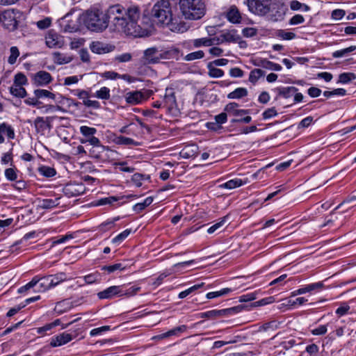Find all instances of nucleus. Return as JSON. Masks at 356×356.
Listing matches in <instances>:
<instances>
[{"instance_id": "a19ab883", "label": "nucleus", "mask_w": 356, "mask_h": 356, "mask_svg": "<svg viewBox=\"0 0 356 356\" xmlns=\"http://www.w3.org/2000/svg\"><path fill=\"white\" fill-rule=\"evenodd\" d=\"M34 95L38 97V99L44 97L55 99L56 97V95L54 93L44 89L35 90Z\"/></svg>"}, {"instance_id": "c9c22d12", "label": "nucleus", "mask_w": 356, "mask_h": 356, "mask_svg": "<svg viewBox=\"0 0 356 356\" xmlns=\"http://www.w3.org/2000/svg\"><path fill=\"white\" fill-rule=\"evenodd\" d=\"M90 49L96 54H104L108 52V49L104 47V44L100 42H92L90 44Z\"/></svg>"}, {"instance_id": "1a4fd4ad", "label": "nucleus", "mask_w": 356, "mask_h": 356, "mask_svg": "<svg viewBox=\"0 0 356 356\" xmlns=\"http://www.w3.org/2000/svg\"><path fill=\"white\" fill-rule=\"evenodd\" d=\"M80 17L72 16V15H66L63 18V29L65 32L74 33L79 30Z\"/></svg>"}, {"instance_id": "e2e57ef3", "label": "nucleus", "mask_w": 356, "mask_h": 356, "mask_svg": "<svg viewBox=\"0 0 356 356\" xmlns=\"http://www.w3.org/2000/svg\"><path fill=\"white\" fill-rule=\"evenodd\" d=\"M242 33L244 37L252 38L257 34V29L253 27H246L242 30Z\"/></svg>"}, {"instance_id": "bb28decb", "label": "nucleus", "mask_w": 356, "mask_h": 356, "mask_svg": "<svg viewBox=\"0 0 356 356\" xmlns=\"http://www.w3.org/2000/svg\"><path fill=\"white\" fill-rule=\"evenodd\" d=\"M36 277V281L39 284L38 291H45L52 287V282L50 281V276H44L41 278Z\"/></svg>"}, {"instance_id": "4d7b16f0", "label": "nucleus", "mask_w": 356, "mask_h": 356, "mask_svg": "<svg viewBox=\"0 0 356 356\" xmlns=\"http://www.w3.org/2000/svg\"><path fill=\"white\" fill-rule=\"evenodd\" d=\"M99 277L100 275L98 273H95L84 276L83 280L86 284H90L97 282Z\"/></svg>"}, {"instance_id": "a878e982", "label": "nucleus", "mask_w": 356, "mask_h": 356, "mask_svg": "<svg viewBox=\"0 0 356 356\" xmlns=\"http://www.w3.org/2000/svg\"><path fill=\"white\" fill-rule=\"evenodd\" d=\"M138 196L134 194H129L127 195H121V196H117V195H113V209L118 207L123 204L127 202L129 200L137 197Z\"/></svg>"}, {"instance_id": "6e6552de", "label": "nucleus", "mask_w": 356, "mask_h": 356, "mask_svg": "<svg viewBox=\"0 0 356 356\" xmlns=\"http://www.w3.org/2000/svg\"><path fill=\"white\" fill-rule=\"evenodd\" d=\"M54 118L55 117L54 116L47 117L45 119L42 117H37L34 120L36 132L41 135H44L46 130L50 131L51 122Z\"/></svg>"}, {"instance_id": "58836bf2", "label": "nucleus", "mask_w": 356, "mask_h": 356, "mask_svg": "<svg viewBox=\"0 0 356 356\" xmlns=\"http://www.w3.org/2000/svg\"><path fill=\"white\" fill-rule=\"evenodd\" d=\"M265 72L261 69L252 70L249 75V81L252 83H255L258 81L260 77L264 76Z\"/></svg>"}, {"instance_id": "37998d69", "label": "nucleus", "mask_w": 356, "mask_h": 356, "mask_svg": "<svg viewBox=\"0 0 356 356\" xmlns=\"http://www.w3.org/2000/svg\"><path fill=\"white\" fill-rule=\"evenodd\" d=\"M149 179H150L149 175H146L141 173H135L131 177V181L137 187H140L142 186V181L143 180Z\"/></svg>"}, {"instance_id": "4c0bfd02", "label": "nucleus", "mask_w": 356, "mask_h": 356, "mask_svg": "<svg viewBox=\"0 0 356 356\" xmlns=\"http://www.w3.org/2000/svg\"><path fill=\"white\" fill-rule=\"evenodd\" d=\"M38 172L42 176L49 178L56 175V171L54 168L43 165L38 168Z\"/></svg>"}, {"instance_id": "20e7f679", "label": "nucleus", "mask_w": 356, "mask_h": 356, "mask_svg": "<svg viewBox=\"0 0 356 356\" xmlns=\"http://www.w3.org/2000/svg\"><path fill=\"white\" fill-rule=\"evenodd\" d=\"M179 6L186 19H200L206 13V6L202 0H179Z\"/></svg>"}, {"instance_id": "72a5a7b5", "label": "nucleus", "mask_w": 356, "mask_h": 356, "mask_svg": "<svg viewBox=\"0 0 356 356\" xmlns=\"http://www.w3.org/2000/svg\"><path fill=\"white\" fill-rule=\"evenodd\" d=\"M246 181H243L241 179L236 178L231 179L223 184L221 186L227 189H233L245 184Z\"/></svg>"}, {"instance_id": "a18cd8bd", "label": "nucleus", "mask_w": 356, "mask_h": 356, "mask_svg": "<svg viewBox=\"0 0 356 356\" xmlns=\"http://www.w3.org/2000/svg\"><path fill=\"white\" fill-rule=\"evenodd\" d=\"M355 49H356V46L352 45L348 48L334 51L332 53V56L336 58H341V57L346 56L348 54L355 51Z\"/></svg>"}, {"instance_id": "13d9d810", "label": "nucleus", "mask_w": 356, "mask_h": 356, "mask_svg": "<svg viewBox=\"0 0 356 356\" xmlns=\"http://www.w3.org/2000/svg\"><path fill=\"white\" fill-rule=\"evenodd\" d=\"M37 284H38V281H36V277H33L32 279V280L31 282H29L28 284H26V285L20 287L18 289V293H22L24 292H26L28 290H29V289L33 288L34 286H37Z\"/></svg>"}, {"instance_id": "9d476101", "label": "nucleus", "mask_w": 356, "mask_h": 356, "mask_svg": "<svg viewBox=\"0 0 356 356\" xmlns=\"http://www.w3.org/2000/svg\"><path fill=\"white\" fill-rule=\"evenodd\" d=\"M241 40V36L237 33V30L233 29L222 32L219 37L216 38V44L223 42H237Z\"/></svg>"}, {"instance_id": "2eb2a0df", "label": "nucleus", "mask_w": 356, "mask_h": 356, "mask_svg": "<svg viewBox=\"0 0 356 356\" xmlns=\"http://www.w3.org/2000/svg\"><path fill=\"white\" fill-rule=\"evenodd\" d=\"M33 83L37 86L49 84L53 80L51 75L45 71H39L33 75Z\"/></svg>"}, {"instance_id": "f3484780", "label": "nucleus", "mask_w": 356, "mask_h": 356, "mask_svg": "<svg viewBox=\"0 0 356 356\" xmlns=\"http://www.w3.org/2000/svg\"><path fill=\"white\" fill-rule=\"evenodd\" d=\"M252 64L254 66L261 67L263 68L274 70V71H280L282 70V66L280 64L275 63L271 62L266 58H256L252 61Z\"/></svg>"}, {"instance_id": "e433bc0d", "label": "nucleus", "mask_w": 356, "mask_h": 356, "mask_svg": "<svg viewBox=\"0 0 356 356\" xmlns=\"http://www.w3.org/2000/svg\"><path fill=\"white\" fill-rule=\"evenodd\" d=\"M10 93L17 97H24L26 95V90L22 86L13 84L10 88Z\"/></svg>"}, {"instance_id": "c85d7f7f", "label": "nucleus", "mask_w": 356, "mask_h": 356, "mask_svg": "<svg viewBox=\"0 0 356 356\" xmlns=\"http://www.w3.org/2000/svg\"><path fill=\"white\" fill-rule=\"evenodd\" d=\"M248 95V90L245 88H238L227 95L228 99H241Z\"/></svg>"}, {"instance_id": "6e6d98bb", "label": "nucleus", "mask_w": 356, "mask_h": 356, "mask_svg": "<svg viewBox=\"0 0 356 356\" xmlns=\"http://www.w3.org/2000/svg\"><path fill=\"white\" fill-rule=\"evenodd\" d=\"M10 51V55L8 57V61L10 64L13 65L16 62L17 58L19 55V51L17 47H12Z\"/></svg>"}, {"instance_id": "cd10ccee", "label": "nucleus", "mask_w": 356, "mask_h": 356, "mask_svg": "<svg viewBox=\"0 0 356 356\" xmlns=\"http://www.w3.org/2000/svg\"><path fill=\"white\" fill-rule=\"evenodd\" d=\"M60 197H57L55 199H44L42 201H40V207L42 209H51L57 207L60 202Z\"/></svg>"}, {"instance_id": "5701e85b", "label": "nucleus", "mask_w": 356, "mask_h": 356, "mask_svg": "<svg viewBox=\"0 0 356 356\" xmlns=\"http://www.w3.org/2000/svg\"><path fill=\"white\" fill-rule=\"evenodd\" d=\"M187 327L185 325H182L178 327H176L165 333H162L161 334H158L153 337L154 339L161 340L171 336L177 335L179 333L184 332L186 330Z\"/></svg>"}, {"instance_id": "f704fd0d", "label": "nucleus", "mask_w": 356, "mask_h": 356, "mask_svg": "<svg viewBox=\"0 0 356 356\" xmlns=\"http://www.w3.org/2000/svg\"><path fill=\"white\" fill-rule=\"evenodd\" d=\"M356 79V74L353 72H343L339 75L338 83L346 84Z\"/></svg>"}, {"instance_id": "aec40b11", "label": "nucleus", "mask_w": 356, "mask_h": 356, "mask_svg": "<svg viewBox=\"0 0 356 356\" xmlns=\"http://www.w3.org/2000/svg\"><path fill=\"white\" fill-rule=\"evenodd\" d=\"M238 104L236 102H230L227 104L225 107V111L232 113L234 116H242L245 115H249L250 113V109H237Z\"/></svg>"}, {"instance_id": "8fccbe9b", "label": "nucleus", "mask_w": 356, "mask_h": 356, "mask_svg": "<svg viewBox=\"0 0 356 356\" xmlns=\"http://www.w3.org/2000/svg\"><path fill=\"white\" fill-rule=\"evenodd\" d=\"M54 60L56 63L59 65L67 63L71 61V58L70 57H67L59 52H56L54 54Z\"/></svg>"}, {"instance_id": "338daca9", "label": "nucleus", "mask_w": 356, "mask_h": 356, "mask_svg": "<svg viewBox=\"0 0 356 356\" xmlns=\"http://www.w3.org/2000/svg\"><path fill=\"white\" fill-rule=\"evenodd\" d=\"M129 267V264L127 261L113 264V273L116 270H124Z\"/></svg>"}, {"instance_id": "864d4df0", "label": "nucleus", "mask_w": 356, "mask_h": 356, "mask_svg": "<svg viewBox=\"0 0 356 356\" xmlns=\"http://www.w3.org/2000/svg\"><path fill=\"white\" fill-rule=\"evenodd\" d=\"M94 97L99 99H108L110 97V90L108 88L103 87L99 90L97 91Z\"/></svg>"}, {"instance_id": "423d86ee", "label": "nucleus", "mask_w": 356, "mask_h": 356, "mask_svg": "<svg viewBox=\"0 0 356 356\" xmlns=\"http://www.w3.org/2000/svg\"><path fill=\"white\" fill-rule=\"evenodd\" d=\"M271 0H248L249 10L257 15L264 16L269 13Z\"/></svg>"}, {"instance_id": "4468645a", "label": "nucleus", "mask_w": 356, "mask_h": 356, "mask_svg": "<svg viewBox=\"0 0 356 356\" xmlns=\"http://www.w3.org/2000/svg\"><path fill=\"white\" fill-rule=\"evenodd\" d=\"M134 170V168L127 166V161L113 162V175L115 179L120 178L122 172L132 173Z\"/></svg>"}, {"instance_id": "2f4dec72", "label": "nucleus", "mask_w": 356, "mask_h": 356, "mask_svg": "<svg viewBox=\"0 0 356 356\" xmlns=\"http://www.w3.org/2000/svg\"><path fill=\"white\" fill-rule=\"evenodd\" d=\"M113 141L118 145H138V143L135 142L132 138H127L125 136H115L113 138Z\"/></svg>"}, {"instance_id": "680f3d73", "label": "nucleus", "mask_w": 356, "mask_h": 356, "mask_svg": "<svg viewBox=\"0 0 356 356\" xmlns=\"http://www.w3.org/2000/svg\"><path fill=\"white\" fill-rule=\"evenodd\" d=\"M324 287V284L323 282H318L315 283H312L306 285V289L307 292H312L314 291H318L322 289Z\"/></svg>"}, {"instance_id": "49530a36", "label": "nucleus", "mask_w": 356, "mask_h": 356, "mask_svg": "<svg viewBox=\"0 0 356 356\" xmlns=\"http://www.w3.org/2000/svg\"><path fill=\"white\" fill-rule=\"evenodd\" d=\"M232 290L229 288H225L218 291L209 292L207 294L206 297L208 299L216 298L222 296H225L230 293Z\"/></svg>"}, {"instance_id": "f8f14e48", "label": "nucleus", "mask_w": 356, "mask_h": 356, "mask_svg": "<svg viewBox=\"0 0 356 356\" xmlns=\"http://www.w3.org/2000/svg\"><path fill=\"white\" fill-rule=\"evenodd\" d=\"M222 15L232 24H238L242 21L241 14L235 5L231 6Z\"/></svg>"}, {"instance_id": "39448f33", "label": "nucleus", "mask_w": 356, "mask_h": 356, "mask_svg": "<svg viewBox=\"0 0 356 356\" xmlns=\"http://www.w3.org/2000/svg\"><path fill=\"white\" fill-rule=\"evenodd\" d=\"M269 8V19L273 22H278L284 19L287 7L280 1H270Z\"/></svg>"}, {"instance_id": "dca6fc26", "label": "nucleus", "mask_w": 356, "mask_h": 356, "mask_svg": "<svg viewBox=\"0 0 356 356\" xmlns=\"http://www.w3.org/2000/svg\"><path fill=\"white\" fill-rule=\"evenodd\" d=\"M188 48H199L201 47H211L216 44V38H202L191 40L188 42Z\"/></svg>"}, {"instance_id": "bf43d9fd", "label": "nucleus", "mask_w": 356, "mask_h": 356, "mask_svg": "<svg viewBox=\"0 0 356 356\" xmlns=\"http://www.w3.org/2000/svg\"><path fill=\"white\" fill-rule=\"evenodd\" d=\"M81 133L86 137H91L96 133V129L93 127H89L87 126H82L80 128Z\"/></svg>"}, {"instance_id": "0e129e2a", "label": "nucleus", "mask_w": 356, "mask_h": 356, "mask_svg": "<svg viewBox=\"0 0 356 356\" xmlns=\"http://www.w3.org/2000/svg\"><path fill=\"white\" fill-rule=\"evenodd\" d=\"M27 82V79L26 76L22 73H17L15 76L14 84L23 86L26 84Z\"/></svg>"}, {"instance_id": "9b49d317", "label": "nucleus", "mask_w": 356, "mask_h": 356, "mask_svg": "<svg viewBox=\"0 0 356 356\" xmlns=\"http://www.w3.org/2000/svg\"><path fill=\"white\" fill-rule=\"evenodd\" d=\"M140 290V287L137 286H131L129 288L124 286H113V296L130 297L136 294Z\"/></svg>"}, {"instance_id": "a211bd4d", "label": "nucleus", "mask_w": 356, "mask_h": 356, "mask_svg": "<svg viewBox=\"0 0 356 356\" xmlns=\"http://www.w3.org/2000/svg\"><path fill=\"white\" fill-rule=\"evenodd\" d=\"M73 339L71 334L63 332L51 338L50 346L52 347L60 346L72 341Z\"/></svg>"}, {"instance_id": "5fc2aeb1", "label": "nucleus", "mask_w": 356, "mask_h": 356, "mask_svg": "<svg viewBox=\"0 0 356 356\" xmlns=\"http://www.w3.org/2000/svg\"><path fill=\"white\" fill-rule=\"evenodd\" d=\"M75 95H76L80 99L83 100V104L89 98L94 97L93 95L90 94L88 91L84 90H77Z\"/></svg>"}, {"instance_id": "f257e3e1", "label": "nucleus", "mask_w": 356, "mask_h": 356, "mask_svg": "<svg viewBox=\"0 0 356 356\" xmlns=\"http://www.w3.org/2000/svg\"><path fill=\"white\" fill-rule=\"evenodd\" d=\"M113 31L135 38L148 36L153 29V23L148 16L144 15L141 24H137L140 18L138 6L124 8L120 4L113 5Z\"/></svg>"}, {"instance_id": "f03ea898", "label": "nucleus", "mask_w": 356, "mask_h": 356, "mask_svg": "<svg viewBox=\"0 0 356 356\" xmlns=\"http://www.w3.org/2000/svg\"><path fill=\"white\" fill-rule=\"evenodd\" d=\"M151 14L157 24L169 26L172 31L184 32L186 30L184 23L178 24L177 19L173 18L172 3L170 0L159 1L154 5Z\"/></svg>"}, {"instance_id": "3c124183", "label": "nucleus", "mask_w": 356, "mask_h": 356, "mask_svg": "<svg viewBox=\"0 0 356 356\" xmlns=\"http://www.w3.org/2000/svg\"><path fill=\"white\" fill-rule=\"evenodd\" d=\"M131 232V229H127L120 234H118L113 238V243L120 244L122 243Z\"/></svg>"}, {"instance_id": "4be33fe9", "label": "nucleus", "mask_w": 356, "mask_h": 356, "mask_svg": "<svg viewBox=\"0 0 356 356\" xmlns=\"http://www.w3.org/2000/svg\"><path fill=\"white\" fill-rule=\"evenodd\" d=\"M0 22L8 28L10 26H15L16 21L14 18L13 13L10 10H6L3 13L0 12Z\"/></svg>"}, {"instance_id": "ea45409f", "label": "nucleus", "mask_w": 356, "mask_h": 356, "mask_svg": "<svg viewBox=\"0 0 356 356\" xmlns=\"http://www.w3.org/2000/svg\"><path fill=\"white\" fill-rule=\"evenodd\" d=\"M0 134L6 135L8 138L13 139L15 137V132L11 126L2 123L0 124Z\"/></svg>"}, {"instance_id": "7c9ffc66", "label": "nucleus", "mask_w": 356, "mask_h": 356, "mask_svg": "<svg viewBox=\"0 0 356 356\" xmlns=\"http://www.w3.org/2000/svg\"><path fill=\"white\" fill-rule=\"evenodd\" d=\"M208 75L212 78H220L223 76L224 71L221 69L217 68L212 65V63L207 64Z\"/></svg>"}, {"instance_id": "393cba45", "label": "nucleus", "mask_w": 356, "mask_h": 356, "mask_svg": "<svg viewBox=\"0 0 356 356\" xmlns=\"http://www.w3.org/2000/svg\"><path fill=\"white\" fill-rule=\"evenodd\" d=\"M177 105V101L175 92L172 90L166 89L165 95L163 99V106L168 108H172Z\"/></svg>"}, {"instance_id": "79ce46f5", "label": "nucleus", "mask_w": 356, "mask_h": 356, "mask_svg": "<svg viewBox=\"0 0 356 356\" xmlns=\"http://www.w3.org/2000/svg\"><path fill=\"white\" fill-rule=\"evenodd\" d=\"M204 285V282H201L200 284H195L192 286L191 287L188 288V289L181 291L179 293L178 297L180 299H183L186 298L187 296L190 295L191 293H193L196 290L202 288Z\"/></svg>"}, {"instance_id": "774afa93", "label": "nucleus", "mask_w": 356, "mask_h": 356, "mask_svg": "<svg viewBox=\"0 0 356 356\" xmlns=\"http://www.w3.org/2000/svg\"><path fill=\"white\" fill-rule=\"evenodd\" d=\"M5 176L10 181H15L17 178V175L14 168H10L5 170Z\"/></svg>"}, {"instance_id": "412c9836", "label": "nucleus", "mask_w": 356, "mask_h": 356, "mask_svg": "<svg viewBox=\"0 0 356 356\" xmlns=\"http://www.w3.org/2000/svg\"><path fill=\"white\" fill-rule=\"evenodd\" d=\"M45 40L47 45L50 48L60 47L62 45L60 37L53 31H49Z\"/></svg>"}, {"instance_id": "6ab92c4d", "label": "nucleus", "mask_w": 356, "mask_h": 356, "mask_svg": "<svg viewBox=\"0 0 356 356\" xmlns=\"http://www.w3.org/2000/svg\"><path fill=\"white\" fill-rule=\"evenodd\" d=\"M126 102L131 105H136L145 99L144 94L139 90L129 92L125 95Z\"/></svg>"}, {"instance_id": "ddd939ff", "label": "nucleus", "mask_w": 356, "mask_h": 356, "mask_svg": "<svg viewBox=\"0 0 356 356\" xmlns=\"http://www.w3.org/2000/svg\"><path fill=\"white\" fill-rule=\"evenodd\" d=\"M157 53L158 49L156 47H151L145 50L142 57L144 64L151 65L158 63L161 57L156 56Z\"/></svg>"}, {"instance_id": "c756f323", "label": "nucleus", "mask_w": 356, "mask_h": 356, "mask_svg": "<svg viewBox=\"0 0 356 356\" xmlns=\"http://www.w3.org/2000/svg\"><path fill=\"white\" fill-rule=\"evenodd\" d=\"M153 202V197H147L144 200L143 202H139L134 205L133 210L138 213H140L142 211H143L147 207L150 205Z\"/></svg>"}, {"instance_id": "09e8293b", "label": "nucleus", "mask_w": 356, "mask_h": 356, "mask_svg": "<svg viewBox=\"0 0 356 356\" xmlns=\"http://www.w3.org/2000/svg\"><path fill=\"white\" fill-rule=\"evenodd\" d=\"M228 218V216H225L222 218L219 219V221L211 226L208 229L207 232L209 234H213L214 233L217 229L222 227L225 222H226L227 219Z\"/></svg>"}, {"instance_id": "de8ad7c7", "label": "nucleus", "mask_w": 356, "mask_h": 356, "mask_svg": "<svg viewBox=\"0 0 356 356\" xmlns=\"http://www.w3.org/2000/svg\"><path fill=\"white\" fill-rule=\"evenodd\" d=\"M204 53L202 50L189 53L184 57V60L187 61H192L194 60L201 59L204 58Z\"/></svg>"}, {"instance_id": "b1692460", "label": "nucleus", "mask_w": 356, "mask_h": 356, "mask_svg": "<svg viewBox=\"0 0 356 356\" xmlns=\"http://www.w3.org/2000/svg\"><path fill=\"white\" fill-rule=\"evenodd\" d=\"M244 307L241 305L223 309H216V317L229 316L243 310Z\"/></svg>"}, {"instance_id": "c03bdc74", "label": "nucleus", "mask_w": 356, "mask_h": 356, "mask_svg": "<svg viewBox=\"0 0 356 356\" xmlns=\"http://www.w3.org/2000/svg\"><path fill=\"white\" fill-rule=\"evenodd\" d=\"M50 281L52 282V287L56 286L59 283L67 280V276L64 273H59L54 275H50Z\"/></svg>"}, {"instance_id": "473e14b6", "label": "nucleus", "mask_w": 356, "mask_h": 356, "mask_svg": "<svg viewBox=\"0 0 356 356\" xmlns=\"http://www.w3.org/2000/svg\"><path fill=\"white\" fill-rule=\"evenodd\" d=\"M279 95H282V97L284 99L290 98L298 92V89L294 86L283 87L280 90Z\"/></svg>"}, {"instance_id": "0eeeda50", "label": "nucleus", "mask_w": 356, "mask_h": 356, "mask_svg": "<svg viewBox=\"0 0 356 356\" xmlns=\"http://www.w3.org/2000/svg\"><path fill=\"white\" fill-rule=\"evenodd\" d=\"M86 187L81 182H70L65 185L63 192L68 197H76L83 194Z\"/></svg>"}, {"instance_id": "052dcab7", "label": "nucleus", "mask_w": 356, "mask_h": 356, "mask_svg": "<svg viewBox=\"0 0 356 356\" xmlns=\"http://www.w3.org/2000/svg\"><path fill=\"white\" fill-rule=\"evenodd\" d=\"M132 55L130 53H124L118 56H116L114 60L118 63H126L131 60Z\"/></svg>"}, {"instance_id": "69168bd1", "label": "nucleus", "mask_w": 356, "mask_h": 356, "mask_svg": "<svg viewBox=\"0 0 356 356\" xmlns=\"http://www.w3.org/2000/svg\"><path fill=\"white\" fill-rule=\"evenodd\" d=\"M277 115V112L275 107L267 108L263 113L262 117L264 120L271 118Z\"/></svg>"}, {"instance_id": "603ef678", "label": "nucleus", "mask_w": 356, "mask_h": 356, "mask_svg": "<svg viewBox=\"0 0 356 356\" xmlns=\"http://www.w3.org/2000/svg\"><path fill=\"white\" fill-rule=\"evenodd\" d=\"M277 35L283 40H290L296 38V35L293 32L280 29L277 31Z\"/></svg>"}, {"instance_id": "7ed1b4c3", "label": "nucleus", "mask_w": 356, "mask_h": 356, "mask_svg": "<svg viewBox=\"0 0 356 356\" xmlns=\"http://www.w3.org/2000/svg\"><path fill=\"white\" fill-rule=\"evenodd\" d=\"M109 15L97 8L87 10L81 15L86 27L92 31L100 32L106 29L109 23Z\"/></svg>"}]
</instances>
